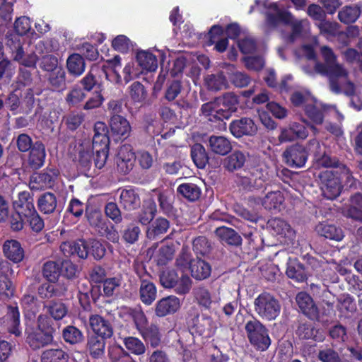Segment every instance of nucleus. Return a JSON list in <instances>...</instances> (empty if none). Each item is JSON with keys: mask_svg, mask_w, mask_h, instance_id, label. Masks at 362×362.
<instances>
[{"mask_svg": "<svg viewBox=\"0 0 362 362\" xmlns=\"http://www.w3.org/2000/svg\"><path fill=\"white\" fill-rule=\"evenodd\" d=\"M112 47L120 52L126 53L133 48V42L125 35H119L112 41Z\"/></svg>", "mask_w": 362, "mask_h": 362, "instance_id": "obj_54", "label": "nucleus"}, {"mask_svg": "<svg viewBox=\"0 0 362 362\" xmlns=\"http://www.w3.org/2000/svg\"><path fill=\"white\" fill-rule=\"evenodd\" d=\"M60 248L64 255H76L81 259L86 258L90 252L88 242L83 240L74 243L64 242L61 245Z\"/></svg>", "mask_w": 362, "mask_h": 362, "instance_id": "obj_13", "label": "nucleus"}, {"mask_svg": "<svg viewBox=\"0 0 362 362\" xmlns=\"http://www.w3.org/2000/svg\"><path fill=\"white\" fill-rule=\"evenodd\" d=\"M29 223L33 231L40 232L44 228V221L40 218L36 210L33 213L23 216Z\"/></svg>", "mask_w": 362, "mask_h": 362, "instance_id": "obj_61", "label": "nucleus"}, {"mask_svg": "<svg viewBox=\"0 0 362 362\" xmlns=\"http://www.w3.org/2000/svg\"><path fill=\"white\" fill-rule=\"evenodd\" d=\"M216 235L222 241L228 245H239L241 244V237L232 228L222 226L216 228Z\"/></svg>", "mask_w": 362, "mask_h": 362, "instance_id": "obj_28", "label": "nucleus"}, {"mask_svg": "<svg viewBox=\"0 0 362 362\" xmlns=\"http://www.w3.org/2000/svg\"><path fill=\"white\" fill-rule=\"evenodd\" d=\"M196 331L201 335L210 337L214 332L215 324L209 316L202 315L197 318V323L194 325Z\"/></svg>", "mask_w": 362, "mask_h": 362, "instance_id": "obj_34", "label": "nucleus"}, {"mask_svg": "<svg viewBox=\"0 0 362 362\" xmlns=\"http://www.w3.org/2000/svg\"><path fill=\"white\" fill-rule=\"evenodd\" d=\"M14 28L18 35H25L31 30L30 19L26 16L19 17L15 21Z\"/></svg>", "mask_w": 362, "mask_h": 362, "instance_id": "obj_64", "label": "nucleus"}, {"mask_svg": "<svg viewBox=\"0 0 362 362\" xmlns=\"http://www.w3.org/2000/svg\"><path fill=\"white\" fill-rule=\"evenodd\" d=\"M110 134L115 141L124 140L130 136L131 126L122 116L115 115L110 120Z\"/></svg>", "mask_w": 362, "mask_h": 362, "instance_id": "obj_8", "label": "nucleus"}, {"mask_svg": "<svg viewBox=\"0 0 362 362\" xmlns=\"http://www.w3.org/2000/svg\"><path fill=\"white\" fill-rule=\"evenodd\" d=\"M64 341L71 344H76L83 340V334L80 329L74 326H67L62 332Z\"/></svg>", "mask_w": 362, "mask_h": 362, "instance_id": "obj_49", "label": "nucleus"}, {"mask_svg": "<svg viewBox=\"0 0 362 362\" xmlns=\"http://www.w3.org/2000/svg\"><path fill=\"white\" fill-rule=\"evenodd\" d=\"M286 274L288 277L297 281H303L306 279V274L302 265L296 262L288 263Z\"/></svg>", "mask_w": 362, "mask_h": 362, "instance_id": "obj_50", "label": "nucleus"}, {"mask_svg": "<svg viewBox=\"0 0 362 362\" xmlns=\"http://www.w3.org/2000/svg\"><path fill=\"white\" fill-rule=\"evenodd\" d=\"M324 64L315 61L314 71H308V74L316 72L327 76L329 81L330 90L335 93H344L347 95H353L355 86L349 78V71L341 64L337 62V56L332 49L327 46L320 49Z\"/></svg>", "mask_w": 362, "mask_h": 362, "instance_id": "obj_1", "label": "nucleus"}, {"mask_svg": "<svg viewBox=\"0 0 362 362\" xmlns=\"http://www.w3.org/2000/svg\"><path fill=\"white\" fill-rule=\"evenodd\" d=\"M136 156L129 145L121 146L117 155L116 162L117 170L122 173L127 174L134 168Z\"/></svg>", "mask_w": 362, "mask_h": 362, "instance_id": "obj_10", "label": "nucleus"}, {"mask_svg": "<svg viewBox=\"0 0 362 362\" xmlns=\"http://www.w3.org/2000/svg\"><path fill=\"white\" fill-rule=\"evenodd\" d=\"M139 66L144 71H155L158 67L156 57L147 51H139L136 54Z\"/></svg>", "mask_w": 362, "mask_h": 362, "instance_id": "obj_26", "label": "nucleus"}, {"mask_svg": "<svg viewBox=\"0 0 362 362\" xmlns=\"http://www.w3.org/2000/svg\"><path fill=\"white\" fill-rule=\"evenodd\" d=\"M177 192L185 199L194 202L197 200L201 195L200 188L193 183H184L178 186Z\"/></svg>", "mask_w": 362, "mask_h": 362, "instance_id": "obj_40", "label": "nucleus"}, {"mask_svg": "<svg viewBox=\"0 0 362 362\" xmlns=\"http://www.w3.org/2000/svg\"><path fill=\"white\" fill-rule=\"evenodd\" d=\"M177 278L178 274L173 269H168L161 274L160 281L163 287L173 288L176 284Z\"/></svg>", "mask_w": 362, "mask_h": 362, "instance_id": "obj_60", "label": "nucleus"}, {"mask_svg": "<svg viewBox=\"0 0 362 362\" xmlns=\"http://www.w3.org/2000/svg\"><path fill=\"white\" fill-rule=\"evenodd\" d=\"M297 334L301 339H313L315 341H321L325 338V334L322 330L315 329L310 325H300L298 329Z\"/></svg>", "mask_w": 362, "mask_h": 362, "instance_id": "obj_37", "label": "nucleus"}, {"mask_svg": "<svg viewBox=\"0 0 362 362\" xmlns=\"http://www.w3.org/2000/svg\"><path fill=\"white\" fill-rule=\"evenodd\" d=\"M169 222L164 218H158L151 223L148 228L146 235L149 239H155L156 237L167 232L169 228Z\"/></svg>", "mask_w": 362, "mask_h": 362, "instance_id": "obj_35", "label": "nucleus"}, {"mask_svg": "<svg viewBox=\"0 0 362 362\" xmlns=\"http://www.w3.org/2000/svg\"><path fill=\"white\" fill-rule=\"evenodd\" d=\"M284 156L286 163L290 166L301 168L307 160V153L305 148L299 145H295L288 148L284 153Z\"/></svg>", "mask_w": 362, "mask_h": 362, "instance_id": "obj_15", "label": "nucleus"}, {"mask_svg": "<svg viewBox=\"0 0 362 362\" xmlns=\"http://www.w3.org/2000/svg\"><path fill=\"white\" fill-rule=\"evenodd\" d=\"M246 159L247 155L245 153L235 151L224 159L223 166L229 171H234L243 167Z\"/></svg>", "mask_w": 362, "mask_h": 362, "instance_id": "obj_30", "label": "nucleus"}, {"mask_svg": "<svg viewBox=\"0 0 362 362\" xmlns=\"http://www.w3.org/2000/svg\"><path fill=\"white\" fill-rule=\"evenodd\" d=\"M180 307V301L178 298L170 296L163 298L156 303L155 312L157 316L164 317L175 313Z\"/></svg>", "mask_w": 362, "mask_h": 362, "instance_id": "obj_17", "label": "nucleus"}, {"mask_svg": "<svg viewBox=\"0 0 362 362\" xmlns=\"http://www.w3.org/2000/svg\"><path fill=\"white\" fill-rule=\"evenodd\" d=\"M209 146L212 152L222 156L226 155L232 149L230 141L221 136H210Z\"/></svg>", "mask_w": 362, "mask_h": 362, "instance_id": "obj_24", "label": "nucleus"}, {"mask_svg": "<svg viewBox=\"0 0 362 362\" xmlns=\"http://www.w3.org/2000/svg\"><path fill=\"white\" fill-rule=\"evenodd\" d=\"M93 149L95 151V156L94 158L95 166L100 169L102 168L107 159L109 144H99L98 146L93 144Z\"/></svg>", "mask_w": 362, "mask_h": 362, "instance_id": "obj_51", "label": "nucleus"}, {"mask_svg": "<svg viewBox=\"0 0 362 362\" xmlns=\"http://www.w3.org/2000/svg\"><path fill=\"white\" fill-rule=\"evenodd\" d=\"M257 7L259 11L264 12L267 21L272 25L279 22L291 25L292 33L284 38L288 42H293L298 37H305L310 34V25L307 19L296 20L292 14L284 9L282 2L272 3L268 1H255V5L251 7L250 12Z\"/></svg>", "mask_w": 362, "mask_h": 362, "instance_id": "obj_2", "label": "nucleus"}, {"mask_svg": "<svg viewBox=\"0 0 362 362\" xmlns=\"http://www.w3.org/2000/svg\"><path fill=\"white\" fill-rule=\"evenodd\" d=\"M269 226L277 235H281L287 238H292L293 231L290 226L284 220L274 218L269 221Z\"/></svg>", "mask_w": 362, "mask_h": 362, "instance_id": "obj_46", "label": "nucleus"}, {"mask_svg": "<svg viewBox=\"0 0 362 362\" xmlns=\"http://www.w3.org/2000/svg\"><path fill=\"white\" fill-rule=\"evenodd\" d=\"M317 27L320 30V33L328 37L329 36H334L338 33L339 25L337 23L325 21L323 19L317 24Z\"/></svg>", "mask_w": 362, "mask_h": 362, "instance_id": "obj_59", "label": "nucleus"}, {"mask_svg": "<svg viewBox=\"0 0 362 362\" xmlns=\"http://www.w3.org/2000/svg\"><path fill=\"white\" fill-rule=\"evenodd\" d=\"M119 203L127 210H133L140 204V199L134 189H123L119 196Z\"/></svg>", "mask_w": 362, "mask_h": 362, "instance_id": "obj_32", "label": "nucleus"}, {"mask_svg": "<svg viewBox=\"0 0 362 362\" xmlns=\"http://www.w3.org/2000/svg\"><path fill=\"white\" fill-rule=\"evenodd\" d=\"M315 230L317 234L330 240L340 241L344 238L342 230L333 224L320 223L316 226Z\"/></svg>", "mask_w": 362, "mask_h": 362, "instance_id": "obj_22", "label": "nucleus"}, {"mask_svg": "<svg viewBox=\"0 0 362 362\" xmlns=\"http://www.w3.org/2000/svg\"><path fill=\"white\" fill-rule=\"evenodd\" d=\"M208 88L213 90H218L226 87L227 81L223 74L208 76L206 79Z\"/></svg>", "mask_w": 362, "mask_h": 362, "instance_id": "obj_57", "label": "nucleus"}, {"mask_svg": "<svg viewBox=\"0 0 362 362\" xmlns=\"http://www.w3.org/2000/svg\"><path fill=\"white\" fill-rule=\"evenodd\" d=\"M15 41H17V42H13V41L11 44H10L9 42H8L11 49L13 50L14 59L25 66H34L37 59V56L34 54H31L24 57L19 37H15Z\"/></svg>", "mask_w": 362, "mask_h": 362, "instance_id": "obj_19", "label": "nucleus"}, {"mask_svg": "<svg viewBox=\"0 0 362 362\" xmlns=\"http://www.w3.org/2000/svg\"><path fill=\"white\" fill-rule=\"evenodd\" d=\"M223 109L225 119H228L231 115L237 110L238 105V98L236 95L229 93L223 95L221 98H217Z\"/></svg>", "mask_w": 362, "mask_h": 362, "instance_id": "obj_27", "label": "nucleus"}, {"mask_svg": "<svg viewBox=\"0 0 362 362\" xmlns=\"http://www.w3.org/2000/svg\"><path fill=\"white\" fill-rule=\"evenodd\" d=\"M54 331L49 317L45 315H40L37 320V327L26 329V341L33 349H41L52 343Z\"/></svg>", "mask_w": 362, "mask_h": 362, "instance_id": "obj_3", "label": "nucleus"}, {"mask_svg": "<svg viewBox=\"0 0 362 362\" xmlns=\"http://www.w3.org/2000/svg\"><path fill=\"white\" fill-rule=\"evenodd\" d=\"M129 89L131 100L134 103L141 104L146 97V91L144 86L139 82H134L131 85Z\"/></svg>", "mask_w": 362, "mask_h": 362, "instance_id": "obj_53", "label": "nucleus"}, {"mask_svg": "<svg viewBox=\"0 0 362 362\" xmlns=\"http://www.w3.org/2000/svg\"><path fill=\"white\" fill-rule=\"evenodd\" d=\"M45 158V149L42 143H35L30 152L28 162L30 165L35 169L42 166Z\"/></svg>", "mask_w": 362, "mask_h": 362, "instance_id": "obj_31", "label": "nucleus"}, {"mask_svg": "<svg viewBox=\"0 0 362 362\" xmlns=\"http://www.w3.org/2000/svg\"><path fill=\"white\" fill-rule=\"evenodd\" d=\"M195 298L199 305L206 308H209L213 303L210 292L204 288H199L196 290Z\"/></svg>", "mask_w": 362, "mask_h": 362, "instance_id": "obj_62", "label": "nucleus"}, {"mask_svg": "<svg viewBox=\"0 0 362 362\" xmlns=\"http://www.w3.org/2000/svg\"><path fill=\"white\" fill-rule=\"evenodd\" d=\"M57 175V171L54 169H49L40 173H35L31 176L30 188L39 190L50 187Z\"/></svg>", "mask_w": 362, "mask_h": 362, "instance_id": "obj_12", "label": "nucleus"}, {"mask_svg": "<svg viewBox=\"0 0 362 362\" xmlns=\"http://www.w3.org/2000/svg\"><path fill=\"white\" fill-rule=\"evenodd\" d=\"M140 334L151 346L156 347L160 344L161 334L157 325L151 324L147 326L140 332Z\"/></svg>", "mask_w": 362, "mask_h": 362, "instance_id": "obj_38", "label": "nucleus"}, {"mask_svg": "<svg viewBox=\"0 0 362 362\" xmlns=\"http://www.w3.org/2000/svg\"><path fill=\"white\" fill-rule=\"evenodd\" d=\"M105 337L91 336L88 341V349L90 354L94 358H99L104 354Z\"/></svg>", "mask_w": 362, "mask_h": 362, "instance_id": "obj_43", "label": "nucleus"}, {"mask_svg": "<svg viewBox=\"0 0 362 362\" xmlns=\"http://www.w3.org/2000/svg\"><path fill=\"white\" fill-rule=\"evenodd\" d=\"M255 310L262 319L267 321L274 320L281 313V304L272 295L263 293L254 301Z\"/></svg>", "mask_w": 362, "mask_h": 362, "instance_id": "obj_5", "label": "nucleus"}, {"mask_svg": "<svg viewBox=\"0 0 362 362\" xmlns=\"http://www.w3.org/2000/svg\"><path fill=\"white\" fill-rule=\"evenodd\" d=\"M124 344L127 350L135 355L144 354L146 347L144 343L138 338L129 337L124 339Z\"/></svg>", "mask_w": 362, "mask_h": 362, "instance_id": "obj_52", "label": "nucleus"}, {"mask_svg": "<svg viewBox=\"0 0 362 362\" xmlns=\"http://www.w3.org/2000/svg\"><path fill=\"white\" fill-rule=\"evenodd\" d=\"M192 158L199 168H204L207 163L205 148L199 144L193 145L191 150Z\"/></svg>", "mask_w": 362, "mask_h": 362, "instance_id": "obj_48", "label": "nucleus"}, {"mask_svg": "<svg viewBox=\"0 0 362 362\" xmlns=\"http://www.w3.org/2000/svg\"><path fill=\"white\" fill-rule=\"evenodd\" d=\"M93 151V144L89 140H85L78 148V161L85 168L90 167Z\"/></svg>", "mask_w": 362, "mask_h": 362, "instance_id": "obj_42", "label": "nucleus"}, {"mask_svg": "<svg viewBox=\"0 0 362 362\" xmlns=\"http://www.w3.org/2000/svg\"><path fill=\"white\" fill-rule=\"evenodd\" d=\"M266 178L262 169H253L247 175L238 177L237 183L244 189L252 191L262 187Z\"/></svg>", "mask_w": 362, "mask_h": 362, "instance_id": "obj_9", "label": "nucleus"}, {"mask_svg": "<svg viewBox=\"0 0 362 362\" xmlns=\"http://www.w3.org/2000/svg\"><path fill=\"white\" fill-rule=\"evenodd\" d=\"M245 330L250 343L259 351L267 350L271 344L267 329L258 320L247 322Z\"/></svg>", "mask_w": 362, "mask_h": 362, "instance_id": "obj_6", "label": "nucleus"}, {"mask_svg": "<svg viewBox=\"0 0 362 362\" xmlns=\"http://www.w3.org/2000/svg\"><path fill=\"white\" fill-rule=\"evenodd\" d=\"M6 329L10 334L19 337L21 333L20 327V313L18 309L15 307L9 308V311L6 317Z\"/></svg>", "mask_w": 362, "mask_h": 362, "instance_id": "obj_29", "label": "nucleus"}, {"mask_svg": "<svg viewBox=\"0 0 362 362\" xmlns=\"http://www.w3.org/2000/svg\"><path fill=\"white\" fill-rule=\"evenodd\" d=\"M88 219L90 224L95 227L99 233H103V230L106 226V223L100 212L93 211L90 213L88 216Z\"/></svg>", "mask_w": 362, "mask_h": 362, "instance_id": "obj_63", "label": "nucleus"}, {"mask_svg": "<svg viewBox=\"0 0 362 362\" xmlns=\"http://www.w3.org/2000/svg\"><path fill=\"white\" fill-rule=\"evenodd\" d=\"M254 202L258 204L262 205L265 209H272L279 208L284 202V197L281 192H267L264 199L253 198Z\"/></svg>", "mask_w": 362, "mask_h": 362, "instance_id": "obj_21", "label": "nucleus"}, {"mask_svg": "<svg viewBox=\"0 0 362 362\" xmlns=\"http://www.w3.org/2000/svg\"><path fill=\"white\" fill-rule=\"evenodd\" d=\"M86 94L79 86H74L67 94L66 100L70 105H76L83 100Z\"/></svg>", "mask_w": 362, "mask_h": 362, "instance_id": "obj_58", "label": "nucleus"}, {"mask_svg": "<svg viewBox=\"0 0 362 362\" xmlns=\"http://www.w3.org/2000/svg\"><path fill=\"white\" fill-rule=\"evenodd\" d=\"M201 112L202 115L209 121L226 119L223 114L224 111L221 107L217 99L202 105Z\"/></svg>", "mask_w": 362, "mask_h": 362, "instance_id": "obj_20", "label": "nucleus"}, {"mask_svg": "<svg viewBox=\"0 0 362 362\" xmlns=\"http://www.w3.org/2000/svg\"><path fill=\"white\" fill-rule=\"evenodd\" d=\"M95 134L93 139V144L98 146L99 144H110V138L107 135V129L104 122H96L94 127Z\"/></svg>", "mask_w": 362, "mask_h": 362, "instance_id": "obj_45", "label": "nucleus"}, {"mask_svg": "<svg viewBox=\"0 0 362 362\" xmlns=\"http://www.w3.org/2000/svg\"><path fill=\"white\" fill-rule=\"evenodd\" d=\"M47 311L55 320H62L67 313V308L61 302H51L47 306Z\"/></svg>", "mask_w": 362, "mask_h": 362, "instance_id": "obj_56", "label": "nucleus"}, {"mask_svg": "<svg viewBox=\"0 0 362 362\" xmlns=\"http://www.w3.org/2000/svg\"><path fill=\"white\" fill-rule=\"evenodd\" d=\"M37 204L42 213L51 214L54 212L57 206L56 197L52 193H45L39 197Z\"/></svg>", "mask_w": 362, "mask_h": 362, "instance_id": "obj_41", "label": "nucleus"}, {"mask_svg": "<svg viewBox=\"0 0 362 362\" xmlns=\"http://www.w3.org/2000/svg\"><path fill=\"white\" fill-rule=\"evenodd\" d=\"M339 170H326L320 173V189L322 194L328 199H334L337 197L341 189L339 181Z\"/></svg>", "mask_w": 362, "mask_h": 362, "instance_id": "obj_7", "label": "nucleus"}, {"mask_svg": "<svg viewBox=\"0 0 362 362\" xmlns=\"http://www.w3.org/2000/svg\"><path fill=\"white\" fill-rule=\"evenodd\" d=\"M296 300L299 308L305 315L310 317L316 316L317 313V308L315 305L312 298L308 293L305 292L299 293L296 296Z\"/></svg>", "mask_w": 362, "mask_h": 362, "instance_id": "obj_25", "label": "nucleus"}, {"mask_svg": "<svg viewBox=\"0 0 362 362\" xmlns=\"http://www.w3.org/2000/svg\"><path fill=\"white\" fill-rule=\"evenodd\" d=\"M2 250L5 257L13 263H19L24 258V249L21 243L16 240H6L3 244Z\"/></svg>", "mask_w": 362, "mask_h": 362, "instance_id": "obj_14", "label": "nucleus"}, {"mask_svg": "<svg viewBox=\"0 0 362 362\" xmlns=\"http://www.w3.org/2000/svg\"><path fill=\"white\" fill-rule=\"evenodd\" d=\"M69 355L62 349H49L41 354V362H68Z\"/></svg>", "mask_w": 362, "mask_h": 362, "instance_id": "obj_36", "label": "nucleus"}, {"mask_svg": "<svg viewBox=\"0 0 362 362\" xmlns=\"http://www.w3.org/2000/svg\"><path fill=\"white\" fill-rule=\"evenodd\" d=\"M69 71L76 76H80L85 70V62L82 57L78 54L71 55L66 62Z\"/></svg>", "mask_w": 362, "mask_h": 362, "instance_id": "obj_44", "label": "nucleus"}, {"mask_svg": "<svg viewBox=\"0 0 362 362\" xmlns=\"http://www.w3.org/2000/svg\"><path fill=\"white\" fill-rule=\"evenodd\" d=\"M346 216L362 221V194H357L351 199V208Z\"/></svg>", "mask_w": 362, "mask_h": 362, "instance_id": "obj_47", "label": "nucleus"}, {"mask_svg": "<svg viewBox=\"0 0 362 362\" xmlns=\"http://www.w3.org/2000/svg\"><path fill=\"white\" fill-rule=\"evenodd\" d=\"M230 131L234 136L240 138L244 135L255 134L257 131V127L250 118L243 117L230 123Z\"/></svg>", "mask_w": 362, "mask_h": 362, "instance_id": "obj_11", "label": "nucleus"}, {"mask_svg": "<svg viewBox=\"0 0 362 362\" xmlns=\"http://www.w3.org/2000/svg\"><path fill=\"white\" fill-rule=\"evenodd\" d=\"M13 207L16 212L23 214V216L33 213L35 210L33 199L28 192H21L18 194V197L13 202Z\"/></svg>", "mask_w": 362, "mask_h": 362, "instance_id": "obj_18", "label": "nucleus"}, {"mask_svg": "<svg viewBox=\"0 0 362 362\" xmlns=\"http://www.w3.org/2000/svg\"><path fill=\"white\" fill-rule=\"evenodd\" d=\"M360 14L361 9L358 6H346L339 11L338 18L341 22L349 24L354 23Z\"/></svg>", "mask_w": 362, "mask_h": 362, "instance_id": "obj_39", "label": "nucleus"}, {"mask_svg": "<svg viewBox=\"0 0 362 362\" xmlns=\"http://www.w3.org/2000/svg\"><path fill=\"white\" fill-rule=\"evenodd\" d=\"M89 325L93 332L98 337L110 338L113 334L110 322L98 315L90 316Z\"/></svg>", "mask_w": 362, "mask_h": 362, "instance_id": "obj_16", "label": "nucleus"}, {"mask_svg": "<svg viewBox=\"0 0 362 362\" xmlns=\"http://www.w3.org/2000/svg\"><path fill=\"white\" fill-rule=\"evenodd\" d=\"M43 275L50 282L57 281L60 275L59 264L54 262H48L44 264Z\"/></svg>", "mask_w": 362, "mask_h": 362, "instance_id": "obj_55", "label": "nucleus"}, {"mask_svg": "<svg viewBox=\"0 0 362 362\" xmlns=\"http://www.w3.org/2000/svg\"><path fill=\"white\" fill-rule=\"evenodd\" d=\"M140 298L146 305H151L156 299L157 290L155 285L146 280H143L140 286Z\"/></svg>", "mask_w": 362, "mask_h": 362, "instance_id": "obj_33", "label": "nucleus"}, {"mask_svg": "<svg viewBox=\"0 0 362 362\" xmlns=\"http://www.w3.org/2000/svg\"><path fill=\"white\" fill-rule=\"evenodd\" d=\"M189 269L192 276L197 280L208 278L211 272L209 263L200 259H192L189 263Z\"/></svg>", "mask_w": 362, "mask_h": 362, "instance_id": "obj_23", "label": "nucleus"}, {"mask_svg": "<svg viewBox=\"0 0 362 362\" xmlns=\"http://www.w3.org/2000/svg\"><path fill=\"white\" fill-rule=\"evenodd\" d=\"M291 100L296 106H303L306 115L315 124L322 123L325 106L317 101L308 91L305 90L295 91L291 97Z\"/></svg>", "mask_w": 362, "mask_h": 362, "instance_id": "obj_4", "label": "nucleus"}]
</instances>
